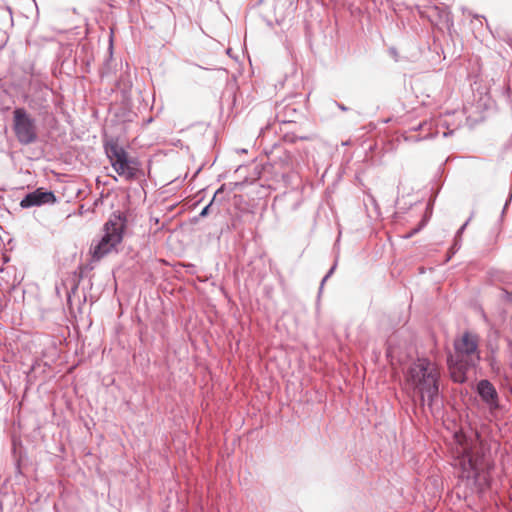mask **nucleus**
<instances>
[{
  "label": "nucleus",
  "instance_id": "18",
  "mask_svg": "<svg viewBox=\"0 0 512 512\" xmlns=\"http://www.w3.org/2000/svg\"><path fill=\"white\" fill-rule=\"evenodd\" d=\"M297 139H299V140H307V139H309V137L308 136H295V137L292 138L291 141L295 142Z\"/></svg>",
  "mask_w": 512,
  "mask_h": 512
},
{
  "label": "nucleus",
  "instance_id": "4",
  "mask_svg": "<svg viewBox=\"0 0 512 512\" xmlns=\"http://www.w3.org/2000/svg\"><path fill=\"white\" fill-rule=\"evenodd\" d=\"M128 218L123 212H113L104 224V234L93 249V259L100 260L123 240L124 231L127 227Z\"/></svg>",
  "mask_w": 512,
  "mask_h": 512
},
{
  "label": "nucleus",
  "instance_id": "8",
  "mask_svg": "<svg viewBox=\"0 0 512 512\" xmlns=\"http://www.w3.org/2000/svg\"><path fill=\"white\" fill-rule=\"evenodd\" d=\"M57 198L53 191L44 188H37L27 193L20 201V206L24 209L42 206L45 204L56 203Z\"/></svg>",
  "mask_w": 512,
  "mask_h": 512
},
{
  "label": "nucleus",
  "instance_id": "12",
  "mask_svg": "<svg viewBox=\"0 0 512 512\" xmlns=\"http://www.w3.org/2000/svg\"><path fill=\"white\" fill-rule=\"evenodd\" d=\"M426 222H427L426 218L422 219L417 227L413 228L409 233H407L405 235V238H411L412 236L417 234L426 225Z\"/></svg>",
  "mask_w": 512,
  "mask_h": 512
},
{
  "label": "nucleus",
  "instance_id": "19",
  "mask_svg": "<svg viewBox=\"0 0 512 512\" xmlns=\"http://www.w3.org/2000/svg\"><path fill=\"white\" fill-rule=\"evenodd\" d=\"M16 472L21 474L20 459L16 460Z\"/></svg>",
  "mask_w": 512,
  "mask_h": 512
},
{
  "label": "nucleus",
  "instance_id": "24",
  "mask_svg": "<svg viewBox=\"0 0 512 512\" xmlns=\"http://www.w3.org/2000/svg\"><path fill=\"white\" fill-rule=\"evenodd\" d=\"M199 215L193 218V222L196 223L199 220Z\"/></svg>",
  "mask_w": 512,
  "mask_h": 512
},
{
  "label": "nucleus",
  "instance_id": "16",
  "mask_svg": "<svg viewBox=\"0 0 512 512\" xmlns=\"http://www.w3.org/2000/svg\"><path fill=\"white\" fill-rule=\"evenodd\" d=\"M389 54L395 59V61H398V53H397V50L396 48L394 47H391L389 48Z\"/></svg>",
  "mask_w": 512,
  "mask_h": 512
},
{
  "label": "nucleus",
  "instance_id": "27",
  "mask_svg": "<svg viewBox=\"0 0 512 512\" xmlns=\"http://www.w3.org/2000/svg\"><path fill=\"white\" fill-rule=\"evenodd\" d=\"M70 300H71V293L68 292V301H70Z\"/></svg>",
  "mask_w": 512,
  "mask_h": 512
},
{
  "label": "nucleus",
  "instance_id": "6",
  "mask_svg": "<svg viewBox=\"0 0 512 512\" xmlns=\"http://www.w3.org/2000/svg\"><path fill=\"white\" fill-rule=\"evenodd\" d=\"M13 130L17 140L23 145L37 140L36 120L23 107H17L13 111Z\"/></svg>",
  "mask_w": 512,
  "mask_h": 512
},
{
  "label": "nucleus",
  "instance_id": "26",
  "mask_svg": "<svg viewBox=\"0 0 512 512\" xmlns=\"http://www.w3.org/2000/svg\"><path fill=\"white\" fill-rule=\"evenodd\" d=\"M451 133H452V131H450V132H448V133H447V132H445L443 135H444L445 137H447V136H448L449 134H451Z\"/></svg>",
  "mask_w": 512,
  "mask_h": 512
},
{
  "label": "nucleus",
  "instance_id": "11",
  "mask_svg": "<svg viewBox=\"0 0 512 512\" xmlns=\"http://www.w3.org/2000/svg\"><path fill=\"white\" fill-rule=\"evenodd\" d=\"M460 248H461V238L459 239V238L454 237L453 244L449 249V255L447 257V261H449L451 259L452 255H454Z\"/></svg>",
  "mask_w": 512,
  "mask_h": 512
},
{
  "label": "nucleus",
  "instance_id": "20",
  "mask_svg": "<svg viewBox=\"0 0 512 512\" xmlns=\"http://www.w3.org/2000/svg\"><path fill=\"white\" fill-rule=\"evenodd\" d=\"M511 197H512V194H510V196H509L508 200L506 201V203H505V205H504V208H503V210H502V215L505 213V210H506V208H507V206H508V204H509V202H510V200H511Z\"/></svg>",
  "mask_w": 512,
  "mask_h": 512
},
{
  "label": "nucleus",
  "instance_id": "13",
  "mask_svg": "<svg viewBox=\"0 0 512 512\" xmlns=\"http://www.w3.org/2000/svg\"><path fill=\"white\" fill-rule=\"evenodd\" d=\"M337 267V260H335L334 264L332 265V267L329 269V271L327 272V274L323 277L322 281H321V284H320V291L322 290L323 286H324V283L327 281L328 278H330L332 276V274L334 273L335 269Z\"/></svg>",
  "mask_w": 512,
  "mask_h": 512
},
{
  "label": "nucleus",
  "instance_id": "21",
  "mask_svg": "<svg viewBox=\"0 0 512 512\" xmlns=\"http://www.w3.org/2000/svg\"><path fill=\"white\" fill-rule=\"evenodd\" d=\"M425 138H427V136L423 137V139H425ZM409 139H411L412 141H416V142L422 140V138H419L417 136H410Z\"/></svg>",
  "mask_w": 512,
  "mask_h": 512
},
{
  "label": "nucleus",
  "instance_id": "15",
  "mask_svg": "<svg viewBox=\"0 0 512 512\" xmlns=\"http://www.w3.org/2000/svg\"><path fill=\"white\" fill-rule=\"evenodd\" d=\"M472 216H473V215H471V216L468 218V220H467V221H466V222H465V223H464V224H463V225H462V226L457 230V232H456V234H455V237H456V238H459V239L461 238V236H462V234H463L464 230L466 229V227H467V225H468L469 221L472 219Z\"/></svg>",
  "mask_w": 512,
  "mask_h": 512
},
{
  "label": "nucleus",
  "instance_id": "23",
  "mask_svg": "<svg viewBox=\"0 0 512 512\" xmlns=\"http://www.w3.org/2000/svg\"><path fill=\"white\" fill-rule=\"evenodd\" d=\"M266 24L269 26V27H272V22L270 20H266Z\"/></svg>",
  "mask_w": 512,
  "mask_h": 512
},
{
  "label": "nucleus",
  "instance_id": "17",
  "mask_svg": "<svg viewBox=\"0 0 512 512\" xmlns=\"http://www.w3.org/2000/svg\"><path fill=\"white\" fill-rule=\"evenodd\" d=\"M333 104L336 105L340 110L342 111H347L348 110V107H346L344 104L342 103H338L336 101H333Z\"/></svg>",
  "mask_w": 512,
  "mask_h": 512
},
{
  "label": "nucleus",
  "instance_id": "9",
  "mask_svg": "<svg viewBox=\"0 0 512 512\" xmlns=\"http://www.w3.org/2000/svg\"><path fill=\"white\" fill-rule=\"evenodd\" d=\"M266 154L275 165H279L284 169H290L292 167V154L281 145L274 144L269 152L266 151Z\"/></svg>",
  "mask_w": 512,
  "mask_h": 512
},
{
  "label": "nucleus",
  "instance_id": "14",
  "mask_svg": "<svg viewBox=\"0 0 512 512\" xmlns=\"http://www.w3.org/2000/svg\"><path fill=\"white\" fill-rule=\"evenodd\" d=\"M225 191V184H222L214 193L213 197H212V201H214L215 203H218L220 202V199H219V196Z\"/></svg>",
  "mask_w": 512,
  "mask_h": 512
},
{
  "label": "nucleus",
  "instance_id": "5",
  "mask_svg": "<svg viewBox=\"0 0 512 512\" xmlns=\"http://www.w3.org/2000/svg\"><path fill=\"white\" fill-rule=\"evenodd\" d=\"M105 153L110 160L113 169L118 175L132 181L140 174L139 162L136 158L130 157L124 147L120 146L115 139L104 143Z\"/></svg>",
  "mask_w": 512,
  "mask_h": 512
},
{
  "label": "nucleus",
  "instance_id": "2",
  "mask_svg": "<svg viewBox=\"0 0 512 512\" xmlns=\"http://www.w3.org/2000/svg\"><path fill=\"white\" fill-rule=\"evenodd\" d=\"M456 355L449 354L447 364L452 380L456 383H465L467 373L478 365L480 353L478 351V336L465 331L462 336L454 340Z\"/></svg>",
  "mask_w": 512,
  "mask_h": 512
},
{
  "label": "nucleus",
  "instance_id": "22",
  "mask_svg": "<svg viewBox=\"0 0 512 512\" xmlns=\"http://www.w3.org/2000/svg\"><path fill=\"white\" fill-rule=\"evenodd\" d=\"M78 286L77 285H74L71 289V292H75L77 290Z\"/></svg>",
  "mask_w": 512,
  "mask_h": 512
},
{
  "label": "nucleus",
  "instance_id": "1",
  "mask_svg": "<svg viewBox=\"0 0 512 512\" xmlns=\"http://www.w3.org/2000/svg\"><path fill=\"white\" fill-rule=\"evenodd\" d=\"M405 381L407 386L418 394L421 407L425 406L427 396V405L430 410L438 408L440 402L438 373L431 367L428 360L419 359L412 363L405 373Z\"/></svg>",
  "mask_w": 512,
  "mask_h": 512
},
{
  "label": "nucleus",
  "instance_id": "10",
  "mask_svg": "<svg viewBox=\"0 0 512 512\" xmlns=\"http://www.w3.org/2000/svg\"><path fill=\"white\" fill-rule=\"evenodd\" d=\"M215 204L216 203L214 201L210 200V202L205 207H203V209L199 213V217H207L211 212L215 210Z\"/></svg>",
  "mask_w": 512,
  "mask_h": 512
},
{
  "label": "nucleus",
  "instance_id": "25",
  "mask_svg": "<svg viewBox=\"0 0 512 512\" xmlns=\"http://www.w3.org/2000/svg\"><path fill=\"white\" fill-rule=\"evenodd\" d=\"M422 127V124H419L417 127L414 128V130H418Z\"/></svg>",
  "mask_w": 512,
  "mask_h": 512
},
{
  "label": "nucleus",
  "instance_id": "3",
  "mask_svg": "<svg viewBox=\"0 0 512 512\" xmlns=\"http://www.w3.org/2000/svg\"><path fill=\"white\" fill-rule=\"evenodd\" d=\"M493 469L494 464L483 454L469 452L461 461L460 478L472 486V491L482 493L491 485Z\"/></svg>",
  "mask_w": 512,
  "mask_h": 512
},
{
  "label": "nucleus",
  "instance_id": "7",
  "mask_svg": "<svg viewBox=\"0 0 512 512\" xmlns=\"http://www.w3.org/2000/svg\"><path fill=\"white\" fill-rule=\"evenodd\" d=\"M476 393L487 406L490 414L494 415L500 408L498 391L488 379H481L476 385Z\"/></svg>",
  "mask_w": 512,
  "mask_h": 512
}]
</instances>
